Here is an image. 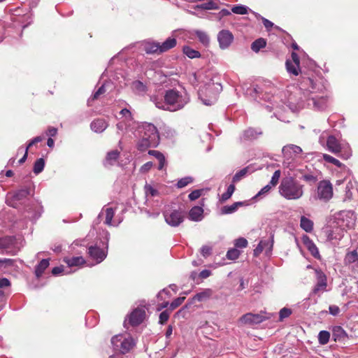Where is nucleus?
Wrapping results in <instances>:
<instances>
[{"label":"nucleus","instance_id":"obj_1","mask_svg":"<svg viewBox=\"0 0 358 358\" xmlns=\"http://www.w3.org/2000/svg\"><path fill=\"white\" fill-rule=\"evenodd\" d=\"M285 66L290 76L301 74L299 87L301 96L297 102L298 109L305 108L322 111L328 107L329 95L326 93L327 81L322 77L306 73L300 67V59L297 53L292 52L291 58L287 59Z\"/></svg>","mask_w":358,"mask_h":358},{"label":"nucleus","instance_id":"obj_2","mask_svg":"<svg viewBox=\"0 0 358 358\" xmlns=\"http://www.w3.org/2000/svg\"><path fill=\"white\" fill-rule=\"evenodd\" d=\"M136 148L140 152H145L159 144V134L157 127L152 123L143 122L136 129Z\"/></svg>","mask_w":358,"mask_h":358},{"label":"nucleus","instance_id":"obj_3","mask_svg":"<svg viewBox=\"0 0 358 358\" xmlns=\"http://www.w3.org/2000/svg\"><path fill=\"white\" fill-rule=\"evenodd\" d=\"M164 97V101L155 96L152 97L151 100L157 108L170 111L182 109L189 101L186 92H179L174 89L167 90Z\"/></svg>","mask_w":358,"mask_h":358},{"label":"nucleus","instance_id":"obj_4","mask_svg":"<svg viewBox=\"0 0 358 358\" xmlns=\"http://www.w3.org/2000/svg\"><path fill=\"white\" fill-rule=\"evenodd\" d=\"M203 73L198 72L194 73L193 78L201 84L199 89V96L202 103L206 106H211L214 104L217 100L218 94L222 91V85L218 83H214L211 78L208 81L203 80Z\"/></svg>","mask_w":358,"mask_h":358},{"label":"nucleus","instance_id":"obj_5","mask_svg":"<svg viewBox=\"0 0 358 358\" xmlns=\"http://www.w3.org/2000/svg\"><path fill=\"white\" fill-rule=\"evenodd\" d=\"M318 142L329 152L338 155L343 159H348L352 156V150L349 143L339 141L334 135H329L327 131H323L321 133Z\"/></svg>","mask_w":358,"mask_h":358},{"label":"nucleus","instance_id":"obj_6","mask_svg":"<svg viewBox=\"0 0 358 358\" xmlns=\"http://www.w3.org/2000/svg\"><path fill=\"white\" fill-rule=\"evenodd\" d=\"M281 196L287 200H299L304 194V185L293 176L285 177L278 187Z\"/></svg>","mask_w":358,"mask_h":358},{"label":"nucleus","instance_id":"obj_7","mask_svg":"<svg viewBox=\"0 0 358 358\" xmlns=\"http://www.w3.org/2000/svg\"><path fill=\"white\" fill-rule=\"evenodd\" d=\"M350 213L342 212L336 217V221L327 231V238L329 241H340L344 236L347 229L350 227V222H345V217H348Z\"/></svg>","mask_w":358,"mask_h":358},{"label":"nucleus","instance_id":"obj_8","mask_svg":"<svg viewBox=\"0 0 358 358\" xmlns=\"http://www.w3.org/2000/svg\"><path fill=\"white\" fill-rule=\"evenodd\" d=\"M111 343L115 351L126 354L136 345V341L129 334H120L111 338Z\"/></svg>","mask_w":358,"mask_h":358},{"label":"nucleus","instance_id":"obj_9","mask_svg":"<svg viewBox=\"0 0 358 358\" xmlns=\"http://www.w3.org/2000/svg\"><path fill=\"white\" fill-rule=\"evenodd\" d=\"M284 160L282 166L289 171H293L296 166V158L301 154L302 149L296 145L289 144L282 149Z\"/></svg>","mask_w":358,"mask_h":358},{"label":"nucleus","instance_id":"obj_10","mask_svg":"<svg viewBox=\"0 0 358 358\" xmlns=\"http://www.w3.org/2000/svg\"><path fill=\"white\" fill-rule=\"evenodd\" d=\"M176 43L177 41L174 37H169L162 43L155 41H146L143 43V48L149 55L161 54L174 48Z\"/></svg>","mask_w":358,"mask_h":358},{"label":"nucleus","instance_id":"obj_11","mask_svg":"<svg viewBox=\"0 0 358 358\" xmlns=\"http://www.w3.org/2000/svg\"><path fill=\"white\" fill-rule=\"evenodd\" d=\"M163 215L166 223L172 227H178L185 219L184 212L180 208H176L172 205L165 207Z\"/></svg>","mask_w":358,"mask_h":358},{"label":"nucleus","instance_id":"obj_12","mask_svg":"<svg viewBox=\"0 0 358 358\" xmlns=\"http://www.w3.org/2000/svg\"><path fill=\"white\" fill-rule=\"evenodd\" d=\"M333 196V187L327 180H322L318 183L315 199L323 202L329 201Z\"/></svg>","mask_w":358,"mask_h":358},{"label":"nucleus","instance_id":"obj_13","mask_svg":"<svg viewBox=\"0 0 358 358\" xmlns=\"http://www.w3.org/2000/svg\"><path fill=\"white\" fill-rule=\"evenodd\" d=\"M30 194V188L22 187L13 192H8L6 195V203L10 207L17 208L18 203Z\"/></svg>","mask_w":358,"mask_h":358},{"label":"nucleus","instance_id":"obj_14","mask_svg":"<svg viewBox=\"0 0 358 358\" xmlns=\"http://www.w3.org/2000/svg\"><path fill=\"white\" fill-rule=\"evenodd\" d=\"M108 236L109 234L107 232L106 236L107 242L103 248L96 245H92L88 248V254L90 257L94 260L96 264H99L103 262L107 256Z\"/></svg>","mask_w":358,"mask_h":358},{"label":"nucleus","instance_id":"obj_15","mask_svg":"<svg viewBox=\"0 0 358 358\" xmlns=\"http://www.w3.org/2000/svg\"><path fill=\"white\" fill-rule=\"evenodd\" d=\"M145 316V311L142 308L134 309L127 316L124 321V327L129 329L131 327H136L143 322Z\"/></svg>","mask_w":358,"mask_h":358},{"label":"nucleus","instance_id":"obj_16","mask_svg":"<svg viewBox=\"0 0 358 358\" xmlns=\"http://www.w3.org/2000/svg\"><path fill=\"white\" fill-rule=\"evenodd\" d=\"M162 186L159 184L145 183L144 186V192L146 198L145 204L147 206H152L155 197H159Z\"/></svg>","mask_w":358,"mask_h":358},{"label":"nucleus","instance_id":"obj_17","mask_svg":"<svg viewBox=\"0 0 358 358\" xmlns=\"http://www.w3.org/2000/svg\"><path fill=\"white\" fill-rule=\"evenodd\" d=\"M231 10L235 13L238 15H244V14H250L248 17V20L251 21L254 20H262V22H271L268 20L262 17L260 15L252 11L248 7L243 5H236L234 6Z\"/></svg>","mask_w":358,"mask_h":358},{"label":"nucleus","instance_id":"obj_18","mask_svg":"<svg viewBox=\"0 0 358 358\" xmlns=\"http://www.w3.org/2000/svg\"><path fill=\"white\" fill-rule=\"evenodd\" d=\"M317 283L312 290L311 294L320 296L327 288V277L325 274L320 270H315Z\"/></svg>","mask_w":358,"mask_h":358},{"label":"nucleus","instance_id":"obj_19","mask_svg":"<svg viewBox=\"0 0 358 358\" xmlns=\"http://www.w3.org/2000/svg\"><path fill=\"white\" fill-rule=\"evenodd\" d=\"M266 317L261 314H253L251 313L243 315L240 319L239 322L246 325L257 324L264 321Z\"/></svg>","mask_w":358,"mask_h":358},{"label":"nucleus","instance_id":"obj_20","mask_svg":"<svg viewBox=\"0 0 358 358\" xmlns=\"http://www.w3.org/2000/svg\"><path fill=\"white\" fill-rule=\"evenodd\" d=\"M281 172L280 170H276L268 185L264 186L261 190L253 197V199H257L258 197L264 196L267 194L272 187H275L279 182V179L280 178Z\"/></svg>","mask_w":358,"mask_h":358},{"label":"nucleus","instance_id":"obj_21","mask_svg":"<svg viewBox=\"0 0 358 358\" xmlns=\"http://www.w3.org/2000/svg\"><path fill=\"white\" fill-rule=\"evenodd\" d=\"M217 40L221 49L224 50L231 44L234 36L232 34L227 30H222L217 35Z\"/></svg>","mask_w":358,"mask_h":358},{"label":"nucleus","instance_id":"obj_22","mask_svg":"<svg viewBox=\"0 0 358 358\" xmlns=\"http://www.w3.org/2000/svg\"><path fill=\"white\" fill-rule=\"evenodd\" d=\"M273 236H271L268 240H262L257 245V248L254 250V255H259L264 250L268 254L273 248Z\"/></svg>","mask_w":358,"mask_h":358},{"label":"nucleus","instance_id":"obj_23","mask_svg":"<svg viewBox=\"0 0 358 358\" xmlns=\"http://www.w3.org/2000/svg\"><path fill=\"white\" fill-rule=\"evenodd\" d=\"M105 215L104 224L108 226H112V220L115 215V210L113 208L107 207L103 208L100 213L99 214L96 220H95L96 224L99 223L101 218Z\"/></svg>","mask_w":358,"mask_h":358},{"label":"nucleus","instance_id":"obj_24","mask_svg":"<svg viewBox=\"0 0 358 358\" xmlns=\"http://www.w3.org/2000/svg\"><path fill=\"white\" fill-rule=\"evenodd\" d=\"M261 135H262L261 129L250 127L243 131L240 138L242 141H252L257 139Z\"/></svg>","mask_w":358,"mask_h":358},{"label":"nucleus","instance_id":"obj_25","mask_svg":"<svg viewBox=\"0 0 358 358\" xmlns=\"http://www.w3.org/2000/svg\"><path fill=\"white\" fill-rule=\"evenodd\" d=\"M302 242L306 246V248L308 250L310 254L317 259L320 258V255L319 253V250L316 245L313 243V241L307 236L303 235Z\"/></svg>","mask_w":358,"mask_h":358},{"label":"nucleus","instance_id":"obj_26","mask_svg":"<svg viewBox=\"0 0 358 358\" xmlns=\"http://www.w3.org/2000/svg\"><path fill=\"white\" fill-rule=\"evenodd\" d=\"M358 252L357 250L348 252L344 257V264L354 273V266L357 264Z\"/></svg>","mask_w":358,"mask_h":358},{"label":"nucleus","instance_id":"obj_27","mask_svg":"<svg viewBox=\"0 0 358 358\" xmlns=\"http://www.w3.org/2000/svg\"><path fill=\"white\" fill-rule=\"evenodd\" d=\"M15 240L12 236H5L0 238V250L2 253L4 252L7 254L12 252V248L15 244Z\"/></svg>","mask_w":358,"mask_h":358},{"label":"nucleus","instance_id":"obj_28","mask_svg":"<svg viewBox=\"0 0 358 358\" xmlns=\"http://www.w3.org/2000/svg\"><path fill=\"white\" fill-rule=\"evenodd\" d=\"M108 122L101 118H97L94 120L90 124L91 129L95 133H102L108 127Z\"/></svg>","mask_w":358,"mask_h":358},{"label":"nucleus","instance_id":"obj_29","mask_svg":"<svg viewBox=\"0 0 358 358\" xmlns=\"http://www.w3.org/2000/svg\"><path fill=\"white\" fill-rule=\"evenodd\" d=\"M120 152L117 150H114L108 152L106 154V158L103 161V165L105 167H110L115 165L117 162V159L120 157Z\"/></svg>","mask_w":358,"mask_h":358},{"label":"nucleus","instance_id":"obj_30","mask_svg":"<svg viewBox=\"0 0 358 358\" xmlns=\"http://www.w3.org/2000/svg\"><path fill=\"white\" fill-rule=\"evenodd\" d=\"M203 218V209L201 206H194L189 212V219L194 222L201 221Z\"/></svg>","mask_w":358,"mask_h":358},{"label":"nucleus","instance_id":"obj_31","mask_svg":"<svg viewBox=\"0 0 358 358\" xmlns=\"http://www.w3.org/2000/svg\"><path fill=\"white\" fill-rule=\"evenodd\" d=\"M248 205L247 201H237L230 206H224L221 209L222 215H229L235 213L239 207Z\"/></svg>","mask_w":358,"mask_h":358},{"label":"nucleus","instance_id":"obj_32","mask_svg":"<svg viewBox=\"0 0 358 358\" xmlns=\"http://www.w3.org/2000/svg\"><path fill=\"white\" fill-rule=\"evenodd\" d=\"M255 169L252 165H249L241 170L237 171L235 175L233 176L232 182L234 184L236 182H239L243 178H245L248 174L254 172Z\"/></svg>","mask_w":358,"mask_h":358},{"label":"nucleus","instance_id":"obj_33","mask_svg":"<svg viewBox=\"0 0 358 358\" xmlns=\"http://www.w3.org/2000/svg\"><path fill=\"white\" fill-rule=\"evenodd\" d=\"M332 337L335 341H342L348 337V334L341 326H335L332 329Z\"/></svg>","mask_w":358,"mask_h":358},{"label":"nucleus","instance_id":"obj_34","mask_svg":"<svg viewBox=\"0 0 358 358\" xmlns=\"http://www.w3.org/2000/svg\"><path fill=\"white\" fill-rule=\"evenodd\" d=\"M64 262L68 265L69 268L73 266H80L85 263V260L81 256L72 257H64Z\"/></svg>","mask_w":358,"mask_h":358},{"label":"nucleus","instance_id":"obj_35","mask_svg":"<svg viewBox=\"0 0 358 358\" xmlns=\"http://www.w3.org/2000/svg\"><path fill=\"white\" fill-rule=\"evenodd\" d=\"M10 282L6 278H0V296L4 297L10 293Z\"/></svg>","mask_w":358,"mask_h":358},{"label":"nucleus","instance_id":"obj_36","mask_svg":"<svg viewBox=\"0 0 358 358\" xmlns=\"http://www.w3.org/2000/svg\"><path fill=\"white\" fill-rule=\"evenodd\" d=\"M314 223L306 216H301L300 218V227L306 232L310 233L313 230Z\"/></svg>","mask_w":358,"mask_h":358},{"label":"nucleus","instance_id":"obj_37","mask_svg":"<svg viewBox=\"0 0 358 358\" xmlns=\"http://www.w3.org/2000/svg\"><path fill=\"white\" fill-rule=\"evenodd\" d=\"M110 85L109 82L104 83L88 99L87 104L92 106V101L97 99L100 95L104 94L106 92V88Z\"/></svg>","mask_w":358,"mask_h":358},{"label":"nucleus","instance_id":"obj_38","mask_svg":"<svg viewBox=\"0 0 358 358\" xmlns=\"http://www.w3.org/2000/svg\"><path fill=\"white\" fill-rule=\"evenodd\" d=\"M212 294L213 290L211 289H205L203 291L195 294L192 300L201 302L208 299L212 296Z\"/></svg>","mask_w":358,"mask_h":358},{"label":"nucleus","instance_id":"obj_39","mask_svg":"<svg viewBox=\"0 0 358 358\" xmlns=\"http://www.w3.org/2000/svg\"><path fill=\"white\" fill-rule=\"evenodd\" d=\"M148 154L150 155L155 157L156 159H158V161H159L158 169L162 170L164 167L165 164H166V160H165V157H164V155L162 152H160L159 151L154 150H150L148 151Z\"/></svg>","mask_w":358,"mask_h":358},{"label":"nucleus","instance_id":"obj_40","mask_svg":"<svg viewBox=\"0 0 358 358\" xmlns=\"http://www.w3.org/2000/svg\"><path fill=\"white\" fill-rule=\"evenodd\" d=\"M218 0H210L196 6V8L201 10H213L218 8Z\"/></svg>","mask_w":358,"mask_h":358},{"label":"nucleus","instance_id":"obj_41","mask_svg":"<svg viewBox=\"0 0 358 358\" xmlns=\"http://www.w3.org/2000/svg\"><path fill=\"white\" fill-rule=\"evenodd\" d=\"M49 266V259H42L39 264L36 266L35 269V274L37 278H39L42 275L44 271Z\"/></svg>","mask_w":358,"mask_h":358},{"label":"nucleus","instance_id":"obj_42","mask_svg":"<svg viewBox=\"0 0 358 358\" xmlns=\"http://www.w3.org/2000/svg\"><path fill=\"white\" fill-rule=\"evenodd\" d=\"M266 45V41L263 38H259L252 43L251 49L253 52L257 53L260 50L265 48Z\"/></svg>","mask_w":358,"mask_h":358},{"label":"nucleus","instance_id":"obj_43","mask_svg":"<svg viewBox=\"0 0 358 358\" xmlns=\"http://www.w3.org/2000/svg\"><path fill=\"white\" fill-rule=\"evenodd\" d=\"M45 164V160L43 158H39V159H36L34 164L33 172L36 175H38L43 171Z\"/></svg>","mask_w":358,"mask_h":358},{"label":"nucleus","instance_id":"obj_44","mask_svg":"<svg viewBox=\"0 0 358 358\" xmlns=\"http://www.w3.org/2000/svg\"><path fill=\"white\" fill-rule=\"evenodd\" d=\"M183 53L190 59L199 58L201 54L199 51L192 49L189 46H184L182 48Z\"/></svg>","mask_w":358,"mask_h":358},{"label":"nucleus","instance_id":"obj_45","mask_svg":"<svg viewBox=\"0 0 358 358\" xmlns=\"http://www.w3.org/2000/svg\"><path fill=\"white\" fill-rule=\"evenodd\" d=\"M355 185V182H349L345 187V197L348 199H351L353 196L354 193L357 191V187L354 188V185Z\"/></svg>","mask_w":358,"mask_h":358},{"label":"nucleus","instance_id":"obj_46","mask_svg":"<svg viewBox=\"0 0 358 358\" xmlns=\"http://www.w3.org/2000/svg\"><path fill=\"white\" fill-rule=\"evenodd\" d=\"M120 119L127 122H133V116L131 111L127 108H123L120 112Z\"/></svg>","mask_w":358,"mask_h":358},{"label":"nucleus","instance_id":"obj_47","mask_svg":"<svg viewBox=\"0 0 358 358\" xmlns=\"http://www.w3.org/2000/svg\"><path fill=\"white\" fill-rule=\"evenodd\" d=\"M132 89L136 93H143L146 91V86L140 80H136L132 83Z\"/></svg>","mask_w":358,"mask_h":358},{"label":"nucleus","instance_id":"obj_48","mask_svg":"<svg viewBox=\"0 0 358 358\" xmlns=\"http://www.w3.org/2000/svg\"><path fill=\"white\" fill-rule=\"evenodd\" d=\"M195 34L199 38V41L205 46L209 44L210 39L206 33L201 31H196Z\"/></svg>","mask_w":358,"mask_h":358},{"label":"nucleus","instance_id":"obj_49","mask_svg":"<svg viewBox=\"0 0 358 358\" xmlns=\"http://www.w3.org/2000/svg\"><path fill=\"white\" fill-rule=\"evenodd\" d=\"M322 158L325 162L332 164L337 167L340 168L343 165V164L339 160L328 154H322Z\"/></svg>","mask_w":358,"mask_h":358},{"label":"nucleus","instance_id":"obj_50","mask_svg":"<svg viewBox=\"0 0 358 358\" xmlns=\"http://www.w3.org/2000/svg\"><path fill=\"white\" fill-rule=\"evenodd\" d=\"M234 191H235L234 184L233 183V184L229 185L227 187V191L222 194L220 200L222 201H226L232 196Z\"/></svg>","mask_w":358,"mask_h":358},{"label":"nucleus","instance_id":"obj_51","mask_svg":"<svg viewBox=\"0 0 358 358\" xmlns=\"http://www.w3.org/2000/svg\"><path fill=\"white\" fill-rule=\"evenodd\" d=\"M330 338V334L327 331H321L318 334V341L321 345L327 344Z\"/></svg>","mask_w":358,"mask_h":358},{"label":"nucleus","instance_id":"obj_52","mask_svg":"<svg viewBox=\"0 0 358 358\" xmlns=\"http://www.w3.org/2000/svg\"><path fill=\"white\" fill-rule=\"evenodd\" d=\"M193 182V178L190 176H187L180 179L177 182V187L178 188H183L186 187L187 185L192 183Z\"/></svg>","mask_w":358,"mask_h":358},{"label":"nucleus","instance_id":"obj_53","mask_svg":"<svg viewBox=\"0 0 358 358\" xmlns=\"http://www.w3.org/2000/svg\"><path fill=\"white\" fill-rule=\"evenodd\" d=\"M240 255V252L236 248H232L228 250L227 257L231 260L236 259Z\"/></svg>","mask_w":358,"mask_h":358},{"label":"nucleus","instance_id":"obj_54","mask_svg":"<svg viewBox=\"0 0 358 358\" xmlns=\"http://www.w3.org/2000/svg\"><path fill=\"white\" fill-rule=\"evenodd\" d=\"M185 296H180V297H178L176 298V299H174L171 303L170 304V310H173L174 309H176L177 307H178L179 306H180L183 301H185Z\"/></svg>","mask_w":358,"mask_h":358},{"label":"nucleus","instance_id":"obj_55","mask_svg":"<svg viewBox=\"0 0 358 358\" xmlns=\"http://www.w3.org/2000/svg\"><path fill=\"white\" fill-rule=\"evenodd\" d=\"M301 178L308 182H315L317 180L316 176L311 173H304L301 176Z\"/></svg>","mask_w":358,"mask_h":358},{"label":"nucleus","instance_id":"obj_56","mask_svg":"<svg viewBox=\"0 0 358 358\" xmlns=\"http://www.w3.org/2000/svg\"><path fill=\"white\" fill-rule=\"evenodd\" d=\"M292 313V310L287 308H283L280 310L279 313V319L280 321L283 320L285 318L288 317Z\"/></svg>","mask_w":358,"mask_h":358},{"label":"nucleus","instance_id":"obj_57","mask_svg":"<svg viewBox=\"0 0 358 358\" xmlns=\"http://www.w3.org/2000/svg\"><path fill=\"white\" fill-rule=\"evenodd\" d=\"M132 122H127L124 120L120 121L117 124L116 127L118 131L123 132L124 130L127 129L128 127H130Z\"/></svg>","mask_w":358,"mask_h":358},{"label":"nucleus","instance_id":"obj_58","mask_svg":"<svg viewBox=\"0 0 358 358\" xmlns=\"http://www.w3.org/2000/svg\"><path fill=\"white\" fill-rule=\"evenodd\" d=\"M203 193V189H195L192 191L188 196L189 200L195 201L199 199Z\"/></svg>","mask_w":358,"mask_h":358},{"label":"nucleus","instance_id":"obj_59","mask_svg":"<svg viewBox=\"0 0 358 358\" xmlns=\"http://www.w3.org/2000/svg\"><path fill=\"white\" fill-rule=\"evenodd\" d=\"M170 296H171V294L167 288L163 289L157 294V299L159 301L165 300L166 297L169 298Z\"/></svg>","mask_w":358,"mask_h":358},{"label":"nucleus","instance_id":"obj_60","mask_svg":"<svg viewBox=\"0 0 358 358\" xmlns=\"http://www.w3.org/2000/svg\"><path fill=\"white\" fill-rule=\"evenodd\" d=\"M248 245V241L244 238H239L235 241V246L239 248H244Z\"/></svg>","mask_w":358,"mask_h":358},{"label":"nucleus","instance_id":"obj_61","mask_svg":"<svg viewBox=\"0 0 358 358\" xmlns=\"http://www.w3.org/2000/svg\"><path fill=\"white\" fill-rule=\"evenodd\" d=\"M170 313L168 310H164L159 315V322L161 324H164L169 318Z\"/></svg>","mask_w":358,"mask_h":358},{"label":"nucleus","instance_id":"obj_62","mask_svg":"<svg viewBox=\"0 0 358 358\" xmlns=\"http://www.w3.org/2000/svg\"><path fill=\"white\" fill-rule=\"evenodd\" d=\"M14 261L12 259H1V268L13 266Z\"/></svg>","mask_w":358,"mask_h":358},{"label":"nucleus","instance_id":"obj_63","mask_svg":"<svg viewBox=\"0 0 358 358\" xmlns=\"http://www.w3.org/2000/svg\"><path fill=\"white\" fill-rule=\"evenodd\" d=\"M43 139V137L42 136H36L35 138H34L33 139H31L27 144V147H26V150H29V148H31L32 145H34V144L37 143H39L41 141H42Z\"/></svg>","mask_w":358,"mask_h":358},{"label":"nucleus","instance_id":"obj_64","mask_svg":"<svg viewBox=\"0 0 358 358\" xmlns=\"http://www.w3.org/2000/svg\"><path fill=\"white\" fill-rule=\"evenodd\" d=\"M211 248L209 247V246H207V245H203L201 248V255L204 257H206L208 256H209L211 253Z\"/></svg>","mask_w":358,"mask_h":358}]
</instances>
